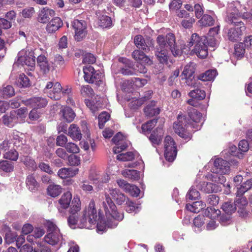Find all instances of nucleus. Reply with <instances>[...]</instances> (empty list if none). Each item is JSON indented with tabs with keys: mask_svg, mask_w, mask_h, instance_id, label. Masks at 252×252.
<instances>
[{
	"mask_svg": "<svg viewBox=\"0 0 252 252\" xmlns=\"http://www.w3.org/2000/svg\"><path fill=\"white\" fill-rule=\"evenodd\" d=\"M81 210V202L78 196H74L69 209L70 215L67 219L68 224L71 228L91 229L94 226L98 219L97 211L94 200L82 212L78 218L77 214Z\"/></svg>",
	"mask_w": 252,
	"mask_h": 252,
	"instance_id": "f257e3e1",
	"label": "nucleus"
},
{
	"mask_svg": "<svg viewBox=\"0 0 252 252\" xmlns=\"http://www.w3.org/2000/svg\"><path fill=\"white\" fill-rule=\"evenodd\" d=\"M170 52L175 57L180 53L175 35L168 29H161L158 30V71L163 69L164 65H167Z\"/></svg>",
	"mask_w": 252,
	"mask_h": 252,
	"instance_id": "f03ea898",
	"label": "nucleus"
},
{
	"mask_svg": "<svg viewBox=\"0 0 252 252\" xmlns=\"http://www.w3.org/2000/svg\"><path fill=\"white\" fill-rule=\"evenodd\" d=\"M207 39L206 36H199L197 33H193L190 41L186 46L190 49L194 45L192 52L200 58H205L208 55Z\"/></svg>",
	"mask_w": 252,
	"mask_h": 252,
	"instance_id": "7ed1b4c3",
	"label": "nucleus"
},
{
	"mask_svg": "<svg viewBox=\"0 0 252 252\" xmlns=\"http://www.w3.org/2000/svg\"><path fill=\"white\" fill-rule=\"evenodd\" d=\"M189 126L195 128V131L200 129V126H195L190 123H188L185 116L179 114L177 120L173 124V127L176 134L185 140L188 141L190 139L192 136L191 134L187 130Z\"/></svg>",
	"mask_w": 252,
	"mask_h": 252,
	"instance_id": "20e7f679",
	"label": "nucleus"
},
{
	"mask_svg": "<svg viewBox=\"0 0 252 252\" xmlns=\"http://www.w3.org/2000/svg\"><path fill=\"white\" fill-rule=\"evenodd\" d=\"M225 20L228 24L234 26V27L230 28L228 31L227 36L228 39L232 42H237L240 40L243 34V32L246 29L244 23L239 19L230 16H229L228 18H225Z\"/></svg>",
	"mask_w": 252,
	"mask_h": 252,
	"instance_id": "39448f33",
	"label": "nucleus"
},
{
	"mask_svg": "<svg viewBox=\"0 0 252 252\" xmlns=\"http://www.w3.org/2000/svg\"><path fill=\"white\" fill-rule=\"evenodd\" d=\"M45 225L48 232L44 238L45 242L52 246L58 244L63 239L59 228L50 220H47Z\"/></svg>",
	"mask_w": 252,
	"mask_h": 252,
	"instance_id": "423d86ee",
	"label": "nucleus"
},
{
	"mask_svg": "<svg viewBox=\"0 0 252 252\" xmlns=\"http://www.w3.org/2000/svg\"><path fill=\"white\" fill-rule=\"evenodd\" d=\"M102 207L108 220H111V218H113L120 221L123 219L124 215L117 212L116 205L107 192L105 193V199L102 202Z\"/></svg>",
	"mask_w": 252,
	"mask_h": 252,
	"instance_id": "0eeeda50",
	"label": "nucleus"
},
{
	"mask_svg": "<svg viewBox=\"0 0 252 252\" xmlns=\"http://www.w3.org/2000/svg\"><path fill=\"white\" fill-rule=\"evenodd\" d=\"M157 122L158 120L154 119L142 125L141 127L142 132L145 134L151 132L152 130L154 129L149 136V139L155 148H157L158 146V127H156ZM156 151H158L157 148H156Z\"/></svg>",
	"mask_w": 252,
	"mask_h": 252,
	"instance_id": "6e6552de",
	"label": "nucleus"
},
{
	"mask_svg": "<svg viewBox=\"0 0 252 252\" xmlns=\"http://www.w3.org/2000/svg\"><path fill=\"white\" fill-rule=\"evenodd\" d=\"M62 91V87L60 83L50 81L46 85L43 92L51 99L59 100L61 97Z\"/></svg>",
	"mask_w": 252,
	"mask_h": 252,
	"instance_id": "1a4fd4ad",
	"label": "nucleus"
},
{
	"mask_svg": "<svg viewBox=\"0 0 252 252\" xmlns=\"http://www.w3.org/2000/svg\"><path fill=\"white\" fill-rule=\"evenodd\" d=\"M35 57L32 52H27L22 50L18 54L17 62L22 65H27L32 68L33 67L35 63Z\"/></svg>",
	"mask_w": 252,
	"mask_h": 252,
	"instance_id": "9d476101",
	"label": "nucleus"
},
{
	"mask_svg": "<svg viewBox=\"0 0 252 252\" xmlns=\"http://www.w3.org/2000/svg\"><path fill=\"white\" fill-rule=\"evenodd\" d=\"M112 142L117 146L113 148V150L115 154H118L125 150L128 146V142L125 140L123 135L121 133H118L112 139Z\"/></svg>",
	"mask_w": 252,
	"mask_h": 252,
	"instance_id": "9b49d317",
	"label": "nucleus"
},
{
	"mask_svg": "<svg viewBox=\"0 0 252 252\" xmlns=\"http://www.w3.org/2000/svg\"><path fill=\"white\" fill-rule=\"evenodd\" d=\"M213 172L220 174H227L229 171V163L226 160L221 158H217L214 163Z\"/></svg>",
	"mask_w": 252,
	"mask_h": 252,
	"instance_id": "f8f14e48",
	"label": "nucleus"
},
{
	"mask_svg": "<svg viewBox=\"0 0 252 252\" xmlns=\"http://www.w3.org/2000/svg\"><path fill=\"white\" fill-rule=\"evenodd\" d=\"M24 104L33 108H41L45 107L48 103V101L45 98L42 97H33L23 101Z\"/></svg>",
	"mask_w": 252,
	"mask_h": 252,
	"instance_id": "ddd939ff",
	"label": "nucleus"
},
{
	"mask_svg": "<svg viewBox=\"0 0 252 252\" xmlns=\"http://www.w3.org/2000/svg\"><path fill=\"white\" fill-rule=\"evenodd\" d=\"M85 80L89 83H93L99 79V75L95 71L94 67L87 65L83 68Z\"/></svg>",
	"mask_w": 252,
	"mask_h": 252,
	"instance_id": "4468645a",
	"label": "nucleus"
},
{
	"mask_svg": "<svg viewBox=\"0 0 252 252\" xmlns=\"http://www.w3.org/2000/svg\"><path fill=\"white\" fill-rule=\"evenodd\" d=\"M248 202L245 197L240 195L237 197L236 195V199L234 201L235 207L238 209V212L243 217L247 215L248 214L246 207L247 205Z\"/></svg>",
	"mask_w": 252,
	"mask_h": 252,
	"instance_id": "2eb2a0df",
	"label": "nucleus"
},
{
	"mask_svg": "<svg viewBox=\"0 0 252 252\" xmlns=\"http://www.w3.org/2000/svg\"><path fill=\"white\" fill-rule=\"evenodd\" d=\"M55 15V11L51 9L44 7L39 11L37 20L41 23H46L50 19Z\"/></svg>",
	"mask_w": 252,
	"mask_h": 252,
	"instance_id": "dca6fc26",
	"label": "nucleus"
},
{
	"mask_svg": "<svg viewBox=\"0 0 252 252\" xmlns=\"http://www.w3.org/2000/svg\"><path fill=\"white\" fill-rule=\"evenodd\" d=\"M63 25V23L59 17L52 19L47 25L46 30L48 33H53L58 30Z\"/></svg>",
	"mask_w": 252,
	"mask_h": 252,
	"instance_id": "f3484780",
	"label": "nucleus"
},
{
	"mask_svg": "<svg viewBox=\"0 0 252 252\" xmlns=\"http://www.w3.org/2000/svg\"><path fill=\"white\" fill-rule=\"evenodd\" d=\"M37 63L40 70L44 74H47L51 70V66H50L46 57L44 55H39L37 58Z\"/></svg>",
	"mask_w": 252,
	"mask_h": 252,
	"instance_id": "a211bd4d",
	"label": "nucleus"
},
{
	"mask_svg": "<svg viewBox=\"0 0 252 252\" xmlns=\"http://www.w3.org/2000/svg\"><path fill=\"white\" fill-rule=\"evenodd\" d=\"M78 172V169L77 168H62L59 170L58 176L61 179H66L73 177Z\"/></svg>",
	"mask_w": 252,
	"mask_h": 252,
	"instance_id": "6ab92c4d",
	"label": "nucleus"
},
{
	"mask_svg": "<svg viewBox=\"0 0 252 252\" xmlns=\"http://www.w3.org/2000/svg\"><path fill=\"white\" fill-rule=\"evenodd\" d=\"M108 192L119 205L122 204L128 200V198L123 193H121L118 189H109Z\"/></svg>",
	"mask_w": 252,
	"mask_h": 252,
	"instance_id": "aec40b11",
	"label": "nucleus"
},
{
	"mask_svg": "<svg viewBox=\"0 0 252 252\" xmlns=\"http://www.w3.org/2000/svg\"><path fill=\"white\" fill-rule=\"evenodd\" d=\"M51 70L59 71L65 66V61L63 57L59 54L55 56L53 60L51 62Z\"/></svg>",
	"mask_w": 252,
	"mask_h": 252,
	"instance_id": "412c9836",
	"label": "nucleus"
},
{
	"mask_svg": "<svg viewBox=\"0 0 252 252\" xmlns=\"http://www.w3.org/2000/svg\"><path fill=\"white\" fill-rule=\"evenodd\" d=\"M72 199V194L70 192L67 191L64 192L59 200V203L60 205V208L59 211L61 212V209H66L70 204Z\"/></svg>",
	"mask_w": 252,
	"mask_h": 252,
	"instance_id": "4be33fe9",
	"label": "nucleus"
},
{
	"mask_svg": "<svg viewBox=\"0 0 252 252\" xmlns=\"http://www.w3.org/2000/svg\"><path fill=\"white\" fill-rule=\"evenodd\" d=\"M188 112L189 116L190 118V120L192 121V122H189L191 124H193L194 126H196L197 124H194L193 123L195 124L199 123L200 122L201 119L202 118V114L199 112L197 111L195 109L193 108L191 106L189 107L188 108ZM199 126V125H198ZM201 125H200V127Z\"/></svg>",
	"mask_w": 252,
	"mask_h": 252,
	"instance_id": "5701e85b",
	"label": "nucleus"
},
{
	"mask_svg": "<svg viewBox=\"0 0 252 252\" xmlns=\"http://www.w3.org/2000/svg\"><path fill=\"white\" fill-rule=\"evenodd\" d=\"M144 52L139 50H135L132 53V57L136 61L140 63L151 64L152 61L145 55Z\"/></svg>",
	"mask_w": 252,
	"mask_h": 252,
	"instance_id": "b1692460",
	"label": "nucleus"
},
{
	"mask_svg": "<svg viewBox=\"0 0 252 252\" xmlns=\"http://www.w3.org/2000/svg\"><path fill=\"white\" fill-rule=\"evenodd\" d=\"M68 135L74 140H80L82 134L79 127L75 124H71L68 128Z\"/></svg>",
	"mask_w": 252,
	"mask_h": 252,
	"instance_id": "393cba45",
	"label": "nucleus"
},
{
	"mask_svg": "<svg viewBox=\"0 0 252 252\" xmlns=\"http://www.w3.org/2000/svg\"><path fill=\"white\" fill-rule=\"evenodd\" d=\"M152 94V92L151 91H148L143 97L132 100L129 103L130 107L133 109L138 108L142 105L144 101L151 97Z\"/></svg>",
	"mask_w": 252,
	"mask_h": 252,
	"instance_id": "a878e982",
	"label": "nucleus"
},
{
	"mask_svg": "<svg viewBox=\"0 0 252 252\" xmlns=\"http://www.w3.org/2000/svg\"><path fill=\"white\" fill-rule=\"evenodd\" d=\"M60 114L64 120L69 123L72 122L75 116V113L68 107H62Z\"/></svg>",
	"mask_w": 252,
	"mask_h": 252,
	"instance_id": "bb28decb",
	"label": "nucleus"
},
{
	"mask_svg": "<svg viewBox=\"0 0 252 252\" xmlns=\"http://www.w3.org/2000/svg\"><path fill=\"white\" fill-rule=\"evenodd\" d=\"M144 112L145 115L149 117L155 116L158 113V106L155 101H151L144 108Z\"/></svg>",
	"mask_w": 252,
	"mask_h": 252,
	"instance_id": "cd10ccee",
	"label": "nucleus"
},
{
	"mask_svg": "<svg viewBox=\"0 0 252 252\" xmlns=\"http://www.w3.org/2000/svg\"><path fill=\"white\" fill-rule=\"evenodd\" d=\"M206 207V204L201 201H196L192 204L186 205V209L191 212L197 213Z\"/></svg>",
	"mask_w": 252,
	"mask_h": 252,
	"instance_id": "c85d7f7f",
	"label": "nucleus"
},
{
	"mask_svg": "<svg viewBox=\"0 0 252 252\" xmlns=\"http://www.w3.org/2000/svg\"><path fill=\"white\" fill-rule=\"evenodd\" d=\"M28 113V110L26 108H21L19 109L11 111L12 116L16 118L18 123L23 122L26 117Z\"/></svg>",
	"mask_w": 252,
	"mask_h": 252,
	"instance_id": "c756f323",
	"label": "nucleus"
},
{
	"mask_svg": "<svg viewBox=\"0 0 252 252\" xmlns=\"http://www.w3.org/2000/svg\"><path fill=\"white\" fill-rule=\"evenodd\" d=\"M134 42L138 48L142 50L145 53L149 51V47L146 44L144 39L141 35H136L134 38Z\"/></svg>",
	"mask_w": 252,
	"mask_h": 252,
	"instance_id": "7c9ffc66",
	"label": "nucleus"
},
{
	"mask_svg": "<svg viewBox=\"0 0 252 252\" xmlns=\"http://www.w3.org/2000/svg\"><path fill=\"white\" fill-rule=\"evenodd\" d=\"M47 190L49 195L53 197H55L61 193L62 188L60 185L53 184L48 187Z\"/></svg>",
	"mask_w": 252,
	"mask_h": 252,
	"instance_id": "2f4dec72",
	"label": "nucleus"
},
{
	"mask_svg": "<svg viewBox=\"0 0 252 252\" xmlns=\"http://www.w3.org/2000/svg\"><path fill=\"white\" fill-rule=\"evenodd\" d=\"M229 16L234 17L240 20L242 16H244V15H242V14L238 12L235 3L232 2L229 3L227 7V16L226 18H228Z\"/></svg>",
	"mask_w": 252,
	"mask_h": 252,
	"instance_id": "473e14b6",
	"label": "nucleus"
},
{
	"mask_svg": "<svg viewBox=\"0 0 252 252\" xmlns=\"http://www.w3.org/2000/svg\"><path fill=\"white\" fill-rule=\"evenodd\" d=\"M237 191L236 192L237 197L240 195L242 196L248 190L252 188V178L247 180L243 183L239 187H237Z\"/></svg>",
	"mask_w": 252,
	"mask_h": 252,
	"instance_id": "72a5a7b5",
	"label": "nucleus"
},
{
	"mask_svg": "<svg viewBox=\"0 0 252 252\" xmlns=\"http://www.w3.org/2000/svg\"><path fill=\"white\" fill-rule=\"evenodd\" d=\"M217 75L216 70H209L202 73L198 77V79L202 81H208L214 80Z\"/></svg>",
	"mask_w": 252,
	"mask_h": 252,
	"instance_id": "f704fd0d",
	"label": "nucleus"
},
{
	"mask_svg": "<svg viewBox=\"0 0 252 252\" xmlns=\"http://www.w3.org/2000/svg\"><path fill=\"white\" fill-rule=\"evenodd\" d=\"M195 64L193 63H190L186 65L181 75L182 78L193 76L195 69Z\"/></svg>",
	"mask_w": 252,
	"mask_h": 252,
	"instance_id": "c9c22d12",
	"label": "nucleus"
},
{
	"mask_svg": "<svg viewBox=\"0 0 252 252\" xmlns=\"http://www.w3.org/2000/svg\"><path fill=\"white\" fill-rule=\"evenodd\" d=\"M215 20L210 15L204 14L202 18L198 21L200 26L209 27L214 25Z\"/></svg>",
	"mask_w": 252,
	"mask_h": 252,
	"instance_id": "e433bc0d",
	"label": "nucleus"
},
{
	"mask_svg": "<svg viewBox=\"0 0 252 252\" xmlns=\"http://www.w3.org/2000/svg\"><path fill=\"white\" fill-rule=\"evenodd\" d=\"M2 121L4 125L9 127L14 126L18 123L16 118L12 115L11 112L3 116Z\"/></svg>",
	"mask_w": 252,
	"mask_h": 252,
	"instance_id": "4c0bfd02",
	"label": "nucleus"
},
{
	"mask_svg": "<svg viewBox=\"0 0 252 252\" xmlns=\"http://www.w3.org/2000/svg\"><path fill=\"white\" fill-rule=\"evenodd\" d=\"M124 177L132 180H137L139 178V172L133 169H126L122 172Z\"/></svg>",
	"mask_w": 252,
	"mask_h": 252,
	"instance_id": "58836bf2",
	"label": "nucleus"
},
{
	"mask_svg": "<svg viewBox=\"0 0 252 252\" xmlns=\"http://www.w3.org/2000/svg\"><path fill=\"white\" fill-rule=\"evenodd\" d=\"M220 214V211L218 209L214 207H208L204 212V215L211 219H216Z\"/></svg>",
	"mask_w": 252,
	"mask_h": 252,
	"instance_id": "ea45409f",
	"label": "nucleus"
},
{
	"mask_svg": "<svg viewBox=\"0 0 252 252\" xmlns=\"http://www.w3.org/2000/svg\"><path fill=\"white\" fill-rule=\"evenodd\" d=\"M189 95L192 98L201 100L205 98L206 93L204 90L199 89L197 88L190 91L189 94Z\"/></svg>",
	"mask_w": 252,
	"mask_h": 252,
	"instance_id": "a19ab883",
	"label": "nucleus"
},
{
	"mask_svg": "<svg viewBox=\"0 0 252 252\" xmlns=\"http://www.w3.org/2000/svg\"><path fill=\"white\" fill-rule=\"evenodd\" d=\"M15 94L14 90L12 86L7 85L2 87L0 90V96L3 97H11Z\"/></svg>",
	"mask_w": 252,
	"mask_h": 252,
	"instance_id": "79ce46f5",
	"label": "nucleus"
},
{
	"mask_svg": "<svg viewBox=\"0 0 252 252\" xmlns=\"http://www.w3.org/2000/svg\"><path fill=\"white\" fill-rule=\"evenodd\" d=\"M126 211L129 213H137L141 210V207L136 204L134 203L132 201L127 200L126 203Z\"/></svg>",
	"mask_w": 252,
	"mask_h": 252,
	"instance_id": "37998d69",
	"label": "nucleus"
},
{
	"mask_svg": "<svg viewBox=\"0 0 252 252\" xmlns=\"http://www.w3.org/2000/svg\"><path fill=\"white\" fill-rule=\"evenodd\" d=\"M74 32L78 31L87 30V25L83 20H74L72 23Z\"/></svg>",
	"mask_w": 252,
	"mask_h": 252,
	"instance_id": "c03bdc74",
	"label": "nucleus"
},
{
	"mask_svg": "<svg viewBox=\"0 0 252 252\" xmlns=\"http://www.w3.org/2000/svg\"><path fill=\"white\" fill-rule=\"evenodd\" d=\"M164 151L177 149L174 139L170 136H166L164 140Z\"/></svg>",
	"mask_w": 252,
	"mask_h": 252,
	"instance_id": "a18cd8bd",
	"label": "nucleus"
},
{
	"mask_svg": "<svg viewBox=\"0 0 252 252\" xmlns=\"http://www.w3.org/2000/svg\"><path fill=\"white\" fill-rule=\"evenodd\" d=\"M177 154V149H172L164 151V156L166 160L173 162L176 158Z\"/></svg>",
	"mask_w": 252,
	"mask_h": 252,
	"instance_id": "49530a36",
	"label": "nucleus"
},
{
	"mask_svg": "<svg viewBox=\"0 0 252 252\" xmlns=\"http://www.w3.org/2000/svg\"><path fill=\"white\" fill-rule=\"evenodd\" d=\"M221 209L226 214L231 215L235 212L236 210V207H235V205H233L232 201H227L224 202L222 205Z\"/></svg>",
	"mask_w": 252,
	"mask_h": 252,
	"instance_id": "de8ad7c7",
	"label": "nucleus"
},
{
	"mask_svg": "<svg viewBox=\"0 0 252 252\" xmlns=\"http://www.w3.org/2000/svg\"><path fill=\"white\" fill-rule=\"evenodd\" d=\"M195 20L192 15H189L188 18L182 19L181 21V26L185 29H190L192 27L193 24L195 23Z\"/></svg>",
	"mask_w": 252,
	"mask_h": 252,
	"instance_id": "09e8293b",
	"label": "nucleus"
},
{
	"mask_svg": "<svg viewBox=\"0 0 252 252\" xmlns=\"http://www.w3.org/2000/svg\"><path fill=\"white\" fill-rule=\"evenodd\" d=\"M26 184L31 191H34L38 187V184L32 175L27 176Z\"/></svg>",
	"mask_w": 252,
	"mask_h": 252,
	"instance_id": "8fccbe9b",
	"label": "nucleus"
},
{
	"mask_svg": "<svg viewBox=\"0 0 252 252\" xmlns=\"http://www.w3.org/2000/svg\"><path fill=\"white\" fill-rule=\"evenodd\" d=\"M22 161L27 167L32 168L33 170H35L37 168L35 161L30 157L26 156L23 157Z\"/></svg>",
	"mask_w": 252,
	"mask_h": 252,
	"instance_id": "3c124183",
	"label": "nucleus"
},
{
	"mask_svg": "<svg viewBox=\"0 0 252 252\" xmlns=\"http://www.w3.org/2000/svg\"><path fill=\"white\" fill-rule=\"evenodd\" d=\"M12 163L6 160L0 161V170L5 172H10L13 170Z\"/></svg>",
	"mask_w": 252,
	"mask_h": 252,
	"instance_id": "603ef678",
	"label": "nucleus"
},
{
	"mask_svg": "<svg viewBox=\"0 0 252 252\" xmlns=\"http://www.w3.org/2000/svg\"><path fill=\"white\" fill-rule=\"evenodd\" d=\"M17 85L20 87H28L30 85V80L25 74H20L17 80Z\"/></svg>",
	"mask_w": 252,
	"mask_h": 252,
	"instance_id": "864d4df0",
	"label": "nucleus"
},
{
	"mask_svg": "<svg viewBox=\"0 0 252 252\" xmlns=\"http://www.w3.org/2000/svg\"><path fill=\"white\" fill-rule=\"evenodd\" d=\"M245 53V49L243 43H240L235 46L234 55L237 58H242Z\"/></svg>",
	"mask_w": 252,
	"mask_h": 252,
	"instance_id": "5fc2aeb1",
	"label": "nucleus"
},
{
	"mask_svg": "<svg viewBox=\"0 0 252 252\" xmlns=\"http://www.w3.org/2000/svg\"><path fill=\"white\" fill-rule=\"evenodd\" d=\"M110 117V115L106 112H103L99 115L98 119L100 128L104 127V124L109 120Z\"/></svg>",
	"mask_w": 252,
	"mask_h": 252,
	"instance_id": "6e6d98bb",
	"label": "nucleus"
},
{
	"mask_svg": "<svg viewBox=\"0 0 252 252\" xmlns=\"http://www.w3.org/2000/svg\"><path fill=\"white\" fill-rule=\"evenodd\" d=\"M99 26L102 28H107L112 25V20L110 17L106 15H102L99 19Z\"/></svg>",
	"mask_w": 252,
	"mask_h": 252,
	"instance_id": "4d7b16f0",
	"label": "nucleus"
},
{
	"mask_svg": "<svg viewBox=\"0 0 252 252\" xmlns=\"http://www.w3.org/2000/svg\"><path fill=\"white\" fill-rule=\"evenodd\" d=\"M134 154L131 152L120 154L117 156V159L121 161H130L134 158Z\"/></svg>",
	"mask_w": 252,
	"mask_h": 252,
	"instance_id": "13d9d810",
	"label": "nucleus"
},
{
	"mask_svg": "<svg viewBox=\"0 0 252 252\" xmlns=\"http://www.w3.org/2000/svg\"><path fill=\"white\" fill-rule=\"evenodd\" d=\"M125 191L129 193L131 196L137 197L140 193V189L135 185L129 184L127 185V188Z\"/></svg>",
	"mask_w": 252,
	"mask_h": 252,
	"instance_id": "bf43d9fd",
	"label": "nucleus"
},
{
	"mask_svg": "<svg viewBox=\"0 0 252 252\" xmlns=\"http://www.w3.org/2000/svg\"><path fill=\"white\" fill-rule=\"evenodd\" d=\"M81 94L84 97H90L93 95L94 91L89 85L84 86L81 87Z\"/></svg>",
	"mask_w": 252,
	"mask_h": 252,
	"instance_id": "052dcab7",
	"label": "nucleus"
},
{
	"mask_svg": "<svg viewBox=\"0 0 252 252\" xmlns=\"http://www.w3.org/2000/svg\"><path fill=\"white\" fill-rule=\"evenodd\" d=\"M4 158L6 159L16 161L18 158V153L15 150H11L4 155Z\"/></svg>",
	"mask_w": 252,
	"mask_h": 252,
	"instance_id": "680f3d73",
	"label": "nucleus"
},
{
	"mask_svg": "<svg viewBox=\"0 0 252 252\" xmlns=\"http://www.w3.org/2000/svg\"><path fill=\"white\" fill-rule=\"evenodd\" d=\"M182 79H186V83L187 85L188 86L193 87V88H198L199 86L200 83L196 81L193 76L182 78Z\"/></svg>",
	"mask_w": 252,
	"mask_h": 252,
	"instance_id": "e2e57ef3",
	"label": "nucleus"
},
{
	"mask_svg": "<svg viewBox=\"0 0 252 252\" xmlns=\"http://www.w3.org/2000/svg\"><path fill=\"white\" fill-rule=\"evenodd\" d=\"M65 148L66 151L70 153H77L79 152V147L73 143L69 142L67 143Z\"/></svg>",
	"mask_w": 252,
	"mask_h": 252,
	"instance_id": "0e129e2a",
	"label": "nucleus"
},
{
	"mask_svg": "<svg viewBox=\"0 0 252 252\" xmlns=\"http://www.w3.org/2000/svg\"><path fill=\"white\" fill-rule=\"evenodd\" d=\"M17 132H13L11 135L9 136L10 141L13 142V144L16 147H19L21 139L17 133Z\"/></svg>",
	"mask_w": 252,
	"mask_h": 252,
	"instance_id": "69168bd1",
	"label": "nucleus"
},
{
	"mask_svg": "<svg viewBox=\"0 0 252 252\" xmlns=\"http://www.w3.org/2000/svg\"><path fill=\"white\" fill-rule=\"evenodd\" d=\"M200 195L199 192L196 189L191 188L187 194V197L190 200H195Z\"/></svg>",
	"mask_w": 252,
	"mask_h": 252,
	"instance_id": "338daca9",
	"label": "nucleus"
},
{
	"mask_svg": "<svg viewBox=\"0 0 252 252\" xmlns=\"http://www.w3.org/2000/svg\"><path fill=\"white\" fill-rule=\"evenodd\" d=\"M68 162L71 166H78L80 163V158L75 155H72L68 157Z\"/></svg>",
	"mask_w": 252,
	"mask_h": 252,
	"instance_id": "774afa93",
	"label": "nucleus"
}]
</instances>
